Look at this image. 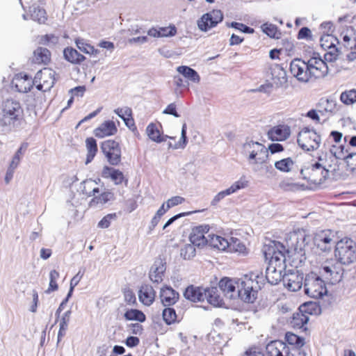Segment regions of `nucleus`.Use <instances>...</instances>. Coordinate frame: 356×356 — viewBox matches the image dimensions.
<instances>
[{"instance_id": "17", "label": "nucleus", "mask_w": 356, "mask_h": 356, "mask_svg": "<svg viewBox=\"0 0 356 356\" xmlns=\"http://www.w3.org/2000/svg\"><path fill=\"white\" fill-rule=\"evenodd\" d=\"M209 226L207 225H200L193 229L190 235V241L197 247H202L207 245L208 232Z\"/></svg>"}, {"instance_id": "53", "label": "nucleus", "mask_w": 356, "mask_h": 356, "mask_svg": "<svg viewBox=\"0 0 356 356\" xmlns=\"http://www.w3.org/2000/svg\"><path fill=\"white\" fill-rule=\"evenodd\" d=\"M273 83L277 87H282L284 86L287 82L286 72L282 69H277V75L273 77Z\"/></svg>"}, {"instance_id": "16", "label": "nucleus", "mask_w": 356, "mask_h": 356, "mask_svg": "<svg viewBox=\"0 0 356 356\" xmlns=\"http://www.w3.org/2000/svg\"><path fill=\"white\" fill-rule=\"evenodd\" d=\"M334 239V234L331 230H321L315 233L314 243L318 249L326 251L331 249Z\"/></svg>"}, {"instance_id": "47", "label": "nucleus", "mask_w": 356, "mask_h": 356, "mask_svg": "<svg viewBox=\"0 0 356 356\" xmlns=\"http://www.w3.org/2000/svg\"><path fill=\"white\" fill-rule=\"evenodd\" d=\"M340 100L346 105L356 102V90H346L341 94Z\"/></svg>"}, {"instance_id": "64", "label": "nucleus", "mask_w": 356, "mask_h": 356, "mask_svg": "<svg viewBox=\"0 0 356 356\" xmlns=\"http://www.w3.org/2000/svg\"><path fill=\"white\" fill-rule=\"evenodd\" d=\"M320 28L324 35L330 34V33H332L334 31V26L331 22H323L321 24Z\"/></svg>"}, {"instance_id": "42", "label": "nucleus", "mask_w": 356, "mask_h": 356, "mask_svg": "<svg viewBox=\"0 0 356 356\" xmlns=\"http://www.w3.org/2000/svg\"><path fill=\"white\" fill-rule=\"evenodd\" d=\"M186 124L184 123L181 127V138L175 144H172V143L169 142L168 143V148L172 149H184L185 147L187 145L188 140L186 137Z\"/></svg>"}, {"instance_id": "49", "label": "nucleus", "mask_w": 356, "mask_h": 356, "mask_svg": "<svg viewBox=\"0 0 356 356\" xmlns=\"http://www.w3.org/2000/svg\"><path fill=\"white\" fill-rule=\"evenodd\" d=\"M59 277V273L56 270H52L49 273V284L48 289L46 290L47 293H50L52 291H56L58 288L56 280Z\"/></svg>"}, {"instance_id": "2", "label": "nucleus", "mask_w": 356, "mask_h": 356, "mask_svg": "<svg viewBox=\"0 0 356 356\" xmlns=\"http://www.w3.org/2000/svg\"><path fill=\"white\" fill-rule=\"evenodd\" d=\"M285 247L279 242L269 241L264 244L262 252L266 261H268L266 278L272 285L283 281V272L286 269Z\"/></svg>"}, {"instance_id": "14", "label": "nucleus", "mask_w": 356, "mask_h": 356, "mask_svg": "<svg viewBox=\"0 0 356 356\" xmlns=\"http://www.w3.org/2000/svg\"><path fill=\"white\" fill-rule=\"evenodd\" d=\"M55 72L49 68H44L37 72L34 83L38 90L49 91L55 83Z\"/></svg>"}, {"instance_id": "8", "label": "nucleus", "mask_w": 356, "mask_h": 356, "mask_svg": "<svg viewBox=\"0 0 356 356\" xmlns=\"http://www.w3.org/2000/svg\"><path fill=\"white\" fill-rule=\"evenodd\" d=\"M355 21L356 17L351 15H346L338 19L339 24L346 26L340 33V40L346 48L351 50H356V33L353 27L347 24H356Z\"/></svg>"}, {"instance_id": "34", "label": "nucleus", "mask_w": 356, "mask_h": 356, "mask_svg": "<svg viewBox=\"0 0 356 356\" xmlns=\"http://www.w3.org/2000/svg\"><path fill=\"white\" fill-rule=\"evenodd\" d=\"M205 291H207L205 300H207L209 304L214 307H221L223 305V299L218 293L216 287L206 289Z\"/></svg>"}, {"instance_id": "26", "label": "nucleus", "mask_w": 356, "mask_h": 356, "mask_svg": "<svg viewBox=\"0 0 356 356\" xmlns=\"http://www.w3.org/2000/svg\"><path fill=\"white\" fill-rule=\"evenodd\" d=\"M205 289H206L201 287L190 286L186 289L184 296L187 300L191 302H204L207 294Z\"/></svg>"}, {"instance_id": "54", "label": "nucleus", "mask_w": 356, "mask_h": 356, "mask_svg": "<svg viewBox=\"0 0 356 356\" xmlns=\"http://www.w3.org/2000/svg\"><path fill=\"white\" fill-rule=\"evenodd\" d=\"M162 314L163 320L167 324L170 325L174 323L177 319V315L175 309L170 307L164 309Z\"/></svg>"}, {"instance_id": "24", "label": "nucleus", "mask_w": 356, "mask_h": 356, "mask_svg": "<svg viewBox=\"0 0 356 356\" xmlns=\"http://www.w3.org/2000/svg\"><path fill=\"white\" fill-rule=\"evenodd\" d=\"M118 131L115 123L111 120H107L102 123L94 131L96 137L103 138L115 135Z\"/></svg>"}, {"instance_id": "32", "label": "nucleus", "mask_w": 356, "mask_h": 356, "mask_svg": "<svg viewBox=\"0 0 356 356\" xmlns=\"http://www.w3.org/2000/svg\"><path fill=\"white\" fill-rule=\"evenodd\" d=\"M83 193L90 197L95 196L101 192L99 184L95 180L86 179L81 183V186Z\"/></svg>"}, {"instance_id": "22", "label": "nucleus", "mask_w": 356, "mask_h": 356, "mask_svg": "<svg viewBox=\"0 0 356 356\" xmlns=\"http://www.w3.org/2000/svg\"><path fill=\"white\" fill-rule=\"evenodd\" d=\"M165 262L161 258L155 260L149 270V279L154 283H161L163 281L165 271Z\"/></svg>"}, {"instance_id": "28", "label": "nucleus", "mask_w": 356, "mask_h": 356, "mask_svg": "<svg viewBox=\"0 0 356 356\" xmlns=\"http://www.w3.org/2000/svg\"><path fill=\"white\" fill-rule=\"evenodd\" d=\"M155 296L154 289L148 284L142 286L138 291L139 300L146 306H149L154 302Z\"/></svg>"}, {"instance_id": "52", "label": "nucleus", "mask_w": 356, "mask_h": 356, "mask_svg": "<svg viewBox=\"0 0 356 356\" xmlns=\"http://www.w3.org/2000/svg\"><path fill=\"white\" fill-rule=\"evenodd\" d=\"M248 181L245 178L241 177L238 181H235L229 188H227L229 195H232L238 190L245 188L248 186Z\"/></svg>"}, {"instance_id": "43", "label": "nucleus", "mask_w": 356, "mask_h": 356, "mask_svg": "<svg viewBox=\"0 0 356 356\" xmlns=\"http://www.w3.org/2000/svg\"><path fill=\"white\" fill-rule=\"evenodd\" d=\"M262 31L270 38L274 39H279L281 37L282 33L278 30L277 27L270 23H265L261 26Z\"/></svg>"}, {"instance_id": "48", "label": "nucleus", "mask_w": 356, "mask_h": 356, "mask_svg": "<svg viewBox=\"0 0 356 356\" xmlns=\"http://www.w3.org/2000/svg\"><path fill=\"white\" fill-rule=\"evenodd\" d=\"M76 44L78 49L85 54L97 55L99 53L92 46L83 42V40H77Z\"/></svg>"}, {"instance_id": "60", "label": "nucleus", "mask_w": 356, "mask_h": 356, "mask_svg": "<svg viewBox=\"0 0 356 356\" xmlns=\"http://www.w3.org/2000/svg\"><path fill=\"white\" fill-rule=\"evenodd\" d=\"M298 38L299 40H311L312 35L310 29L307 27L302 28L298 32Z\"/></svg>"}, {"instance_id": "15", "label": "nucleus", "mask_w": 356, "mask_h": 356, "mask_svg": "<svg viewBox=\"0 0 356 356\" xmlns=\"http://www.w3.org/2000/svg\"><path fill=\"white\" fill-rule=\"evenodd\" d=\"M223 19V14L220 10H213L204 14L197 22L198 29L207 32L216 27Z\"/></svg>"}, {"instance_id": "10", "label": "nucleus", "mask_w": 356, "mask_h": 356, "mask_svg": "<svg viewBox=\"0 0 356 356\" xmlns=\"http://www.w3.org/2000/svg\"><path fill=\"white\" fill-rule=\"evenodd\" d=\"M257 282L248 275L240 278L238 282L237 298L245 302H253L257 296Z\"/></svg>"}, {"instance_id": "19", "label": "nucleus", "mask_w": 356, "mask_h": 356, "mask_svg": "<svg viewBox=\"0 0 356 356\" xmlns=\"http://www.w3.org/2000/svg\"><path fill=\"white\" fill-rule=\"evenodd\" d=\"M316 108L322 115L326 117L333 115L338 111L337 102L332 98H321L316 105Z\"/></svg>"}, {"instance_id": "21", "label": "nucleus", "mask_w": 356, "mask_h": 356, "mask_svg": "<svg viewBox=\"0 0 356 356\" xmlns=\"http://www.w3.org/2000/svg\"><path fill=\"white\" fill-rule=\"evenodd\" d=\"M291 134V129L286 124H278L268 131V138L271 140L282 141L286 140Z\"/></svg>"}, {"instance_id": "29", "label": "nucleus", "mask_w": 356, "mask_h": 356, "mask_svg": "<svg viewBox=\"0 0 356 356\" xmlns=\"http://www.w3.org/2000/svg\"><path fill=\"white\" fill-rule=\"evenodd\" d=\"M286 341L291 345L296 346V348H293L291 352V355H289L288 356H305L306 354L302 351L299 348L302 347L304 345V340L302 338L298 337V335L287 332L285 337Z\"/></svg>"}, {"instance_id": "11", "label": "nucleus", "mask_w": 356, "mask_h": 356, "mask_svg": "<svg viewBox=\"0 0 356 356\" xmlns=\"http://www.w3.org/2000/svg\"><path fill=\"white\" fill-rule=\"evenodd\" d=\"M297 142L302 149L314 151L320 147L321 138L314 129L304 127L298 133Z\"/></svg>"}, {"instance_id": "33", "label": "nucleus", "mask_w": 356, "mask_h": 356, "mask_svg": "<svg viewBox=\"0 0 356 356\" xmlns=\"http://www.w3.org/2000/svg\"><path fill=\"white\" fill-rule=\"evenodd\" d=\"M102 175L104 178H111L115 184H120L124 180V175L120 170L108 166L104 167Z\"/></svg>"}, {"instance_id": "37", "label": "nucleus", "mask_w": 356, "mask_h": 356, "mask_svg": "<svg viewBox=\"0 0 356 356\" xmlns=\"http://www.w3.org/2000/svg\"><path fill=\"white\" fill-rule=\"evenodd\" d=\"M229 246L227 250L231 252H236L240 254H245L247 253V248L243 243L238 238L232 237L228 241Z\"/></svg>"}, {"instance_id": "12", "label": "nucleus", "mask_w": 356, "mask_h": 356, "mask_svg": "<svg viewBox=\"0 0 356 356\" xmlns=\"http://www.w3.org/2000/svg\"><path fill=\"white\" fill-rule=\"evenodd\" d=\"M321 46L327 51L324 55L325 62L332 63L337 60L339 56V50L337 44H339V40L332 34H325L321 36Z\"/></svg>"}, {"instance_id": "51", "label": "nucleus", "mask_w": 356, "mask_h": 356, "mask_svg": "<svg viewBox=\"0 0 356 356\" xmlns=\"http://www.w3.org/2000/svg\"><path fill=\"white\" fill-rule=\"evenodd\" d=\"M344 160L346 163L347 169L352 174L356 175V153L344 155Z\"/></svg>"}, {"instance_id": "35", "label": "nucleus", "mask_w": 356, "mask_h": 356, "mask_svg": "<svg viewBox=\"0 0 356 356\" xmlns=\"http://www.w3.org/2000/svg\"><path fill=\"white\" fill-rule=\"evenodd\" d=\"M208 237L207 245L213 248L219 250H226L227 246H229L228 241L225 238L211 234H208Z\"/></svg>"}, {"instance_id": "31", "label": "nucleus", "mask_w": 356, "mask_h": 356, "mask_svg": "<svg viewBox=\"0 0 356 356\" xmlns=\"http://www.w3.org/2000/svg\"><path fill=\"white\" fill-rule=\"evenodd\" d=\"M51 59V53L44 47H38L33 51L32 61L36 64H47Z\"/></svg>"}, {"instance_id": "40", "label": "nucleus", "mask_w": 356, "mask_h": 356, "mask_svg": "<svg viewBox=\"0 0 356 356\" xmlns=\"http://www.w3.org/2000/svg\"><path fill=\"white\" fill-rule=\"evenodd\" d=\"M66 60L72 63H79L85 59V57L73 48H66L64 51Z\"/></svg>"}, {"instance_id": "44", "label": "nucleus", "mask_w": 356, "mask_h": 356, "mask_svg": "<svg viewBox=\"0 0 356 356\" xmlns=\"http://www.w3.org/2000/svg\"><path fill=\"white\" fill-rule=\"evenodd\" d=\"M30 13L33 20L38 22L40 24L45 22L47 17L46 12L44 9L33 6L30 8Z\"/></svg>"}, {"instance_id": "23", "label": "nucleus", "mask_w": 356, "mask_h": 356, "mask_svg": "<svg viewBox=\"0 0 356 356\" xmlns=\"http://www.w3.org/2000/svg\"><path fill=\"white\" fill-rule=\"evenodd\" d=\"M12 84L19 92H27L35 85L31 77L23 74L16 75L13 79Z\"/></svg>"}, {"instance_id": "7", "label": "nucleus", "mask_w": 356, "mask_h": 356, "mask_svg": "<svg viewBox=\"0 0 356 356\" xmlns=\"http://www.w3.org/2000/svg\"><path fill=\"white\" fill-rule=\"evenodd\" d=\"M335 257L342 264L349 265L356 261V243L350 238H343L335 247Z\"/></svg>"}, {"instance_id": "55", "label": "nucleus", "mask_w": 356, "mask_h": 356, "mask_svg": "<svg viewBox=\"0 0 356 356\" xmlns=\"http://www.w3.org/2000/svg\"><path fill=\"white\" fill-rule=\"evenodd\" d=\"M158 29L159 38L173 36L177 33V30L175 26L159 27Z\"/></svg>"}, {"instance_id": "30", "label": "nucleus", "mask_w": 356, "mask_h": 356, "mask_svg": "<svg viewBox=\"0 0 356 356\" xmlns=\"http://www.w3.org/2000/svg\"><path fill=\"white\" fill-rule=\"evenodd\" d=\"M146 134L151 140L157 143L165 142L168 138L171 140L175 139V137L173 136L162 135L157 126L154 123H150L147 125L146 128Z\"/></svg>"}, {"instance_id": "20", "label": "nucleus", "mask_w": 356, "mask_h": 356, "mask_svg": "<svg viewBox=\"0 0 356 356\" xmlns=\"http://www.w3.org/2000/svg\"><path fill=\"white\" fill-rule=\"evenodd\" d=\"M303 276L298 272L284 274L283 277V284L284 286L291 291H297L302 286Z\"/></svg>"}, {"instance_id": "57", "label": "nucleus", "mask_w": 356, "mask_h": 356, "mask_svg": "<svg viewBox=\"0 0 356 356\" xmlns=\"http://www.w3.org/2000/svg\"><path fill=\"white\" fill-rule=\"evenodd\" d=\"M185 199L181 196H174L168 199L165 204L167 205V209H170L173 207L182 204Z\"/></svg>"}, {"instance_id": "36", "label": "nucleus", "mask_w": 356, "mask_h": 356, "mask_svg": "<svg viewBox=\"0 0 356 356\" xmlns=\"http://www.w3.org/2000/svg\"><path fill=\"white\" fill-rule=\"evenodd\" d=\"M177 71L179 74H182L186 79L193 83H198L200 81V76L197 72L188 66H179L177 68Z\"/></svg>"}, {"instance_id": "13", "label": "nucleus", "mask_w": 356, "mask_h": 356, "mask_svg": "<svg viewBox=\"0 0 356 356\" xmlns=\"http://www.w3.org/2000/svg\"><path fill=\"white\" fill-rule=\"evenodd\" d=\"M101 149L112 165H118L121 161V148L119 143L113 140H107L101 145Z\"/></svg>"}, {"instance_id": "63", "label": "nucleus", "mask_w": 356, "mask_h": 356, "mask_svg": "<svg viewBox=\"0 0 356 356\" xmlns=\"http://www.w3.org/2000/svg\"><path fill=\"white\" fill-rule=\"evenodd\" d=\"M229 195L227 189L219 192L216 194L211 202V204L213 206L216 205L220 201L224 199L226 196Z\"/></svg>"}, {"instance_id": "58", "label": "nucleus", "mask_w": 356, "mask_h": 356, "mask_svg": "<svg viewBox=\"0 0 356 356\" xmlns=\"http://www.w3.org/2000/svg\"><path fill=\"white\" fill-rule=\"evenodd\" d=\"M114 113H116L123 121L124 119L127 118L131 115V110L129 107L118 108L114 110Z\"/></svg>"}, {"instance_id": "61", "label": "nucleus", "mask_w": 356, "mask_h": 356, "mask_svg": "<svg viewBox=\"0 0 356 356\" xmlns=\"http://www.w3.org/2000/svg\"><path fill=\"white\" fill-rule=\"evenodd\" d=\"M231 26H232V27H233L237 30H239L243 33H254L253 29H252L249 26H247L246 25H245L242 23L232 22Z\"/></svg>"}, {"instance_id": "4", "label": "nucleus", "mask_w": 356, "mask_h": 356, "mask_svg": "<svg viewBox=\"0 0 356 356\" xmlns=\"http://www.w3.org/2000/svg\"><path fill=\"white\" fill-rule=\"evenodd\" d=\"M242 154L247 158L253 172L260 174L268 173L272 170L268 164L267 148L259 142L246 141L243 145Z\"/></svg>"}, {"instance_id": "27", "label": "nucleus", "mask_w": 356, "mask_h": 356, "mask_svg": "<svg viewBox=\"0 0 356 356\" xmlns=\"http://www.w3.org/2000/svg\"><path fill=\"white\" fill-rule=\"evenodd\" d=\"M307 305L301 306L300 311L293 314L291 324L297 328H302L309 321L308 314H311Z\"/></svg>"}, {"instance_id": "56", "label": "nucleus", "mask_w": 356, "mask_h": 356, "mask_svg": "<svg viewBox=\"0 0 356 356\" xmlns=\"http://www.w3.org/2000/svg\"><path fill=\"white\" fill-rule=\"evenodd\" d=\"M116 218L115 213H110L104 216L98 223V227L102 229L108 228L111 222Z\"/></svg>"}, {"instance_id": "6", "label": "nucleus", "mask_w": 356, "mask_h": 356, "mask_svg": "<svg viewBox=\"0 0 356 356\" xmlns=\"http://www.w3.org/2000/svg\"><path fill=\"white\" fill-rule=\"evenodd\" d=\"M330 152V155L325 154L329 176L332 175L336 178L345 177L346 173L342 170L343 160H344L343 147L342 146L332 145Z\"/></svg>"}, {"instance_id": "9", "label": "nucleus", "mask_w": 356, "mask_h": 356, "mask_svg": "<svg viewBox=\"0 0 356 356\" xmlns=\"http://www.w3.org/2000/svg\"><path fill=\"white\" fill-rule=\"evenodd\" d=\"M1 111L2 118L1 120L3 125L14 124L19 120L23 113L19 102L13 99H8L3 102Z\"/></svg>"}, {"instance_id": "1", "label": "nucleus", "mask_w": 356, "mask_h": 356, "mask_svg": "<svg viewBox=\"0 0 356 356\" xmlns=\"http://www.w3.org/2000/svg\"><path fill=\"white\" fill-rule=\"evenodd\" d=\"M324 280L315 273L306 275L304 283L305 293L315 299L321 298L327 293L325 282L334 284L339 282L342 277L339 268L330 262H325L322 265L319 271Z\"/></svg>"}, {"instance_id": "38", "label": "nucleus", "mask_w": 356, "mask_h": 356, "mask_svg": "<svg viewBox=\"0 0 356 356\" xmlns=\"http://www.w3.org/2000/svg\"><path fill=\"white\" fill-rule=\"evenodd\" d=\"M86 147L87 149L86 164H88L92 161L97 152V145L96 140L93 138H86Z\"/></svg>"}, {"instance_id": "25", "label": "nucleus", "mask_w": 356, "mask_h": 356, "mask_svg": "<svg viewBox=\"0 0 356 356\" xmlns=\"http://www.w3.org/2000/svg\"><path fill=\"white\" fill-rule=\"evenodd\" d=\"M160 299L165 307H170L175 305L179 300V293L170 286H164L160 291Z\"/></svg>"}, {"instance_id": "41", "label": "nucleus", "mask_w": 356, "mask_h": 356, "mask_svg": "<svg viewBox=\"0 0 356 356\" xmlns=\"http://www.w3.org/2000/svg\"><path fill=\"white\" fill-rule=\"evenodd\" d=\"M285 348V345L280 341H272L266 346V350L270 356H282V349Z\"/></svg>"}, {"instance_id": "45", "label": "nucleus", "mask_w": 356, "mask_h": 356, "mask_svg": "<svg viewBox=\"0 0 356 356\" xmlns=\"http://www.w3.org/2000/svg\"><path fill=\"white\" fill-rule=\"evenodd\" d=\"M294 165L293 161L291 158H286L277 161L275 163V167L277 170L284 172H289L291 170Z\"/></svg>"}, {"instance_id": "62", "label": "nucleus", "mask_w": 356, "mask_h": 356, "mask_svg": "<svg viewBox=\"0 0 356 356\" xmlns=\"http://www.w3.org/2000/svg\"><path fill=\"white\" fill-rule=\"evenodd\" d=\"M67 327H68V323H66V321H60L57 343H59L61 339L65 335Z\"/></svg>"}, {"instance_id": "46", "label": "nucleus", "mask_w": 356, "mask_h": 356, "mask_svg": "<svg viewBox=\"0 0 356 356\" xmlns=\"http://www.w3.org/2000/svg\"><path fill=\"white\" fill-rule=\"evenodd\" d=\"M124 317L128 321H138L143 322L145 321V314L138 309H130L126 312Z\"/></svg>"}, {"instance_id": "18", "label": "nucleus", "mask_w": 356, "mask_h": 356, "mask_svg": "<svg viewBox=\"0 0 356 356\" xmlns=\"http://www.w3.org/2000/svg\"><path fill=\"white\" fill-rule=\"evenodd\" d=\"M239 279H229L224 277L218 283L220 289L224 296L229 299H235L238 295V282Z\"/></svg>"}, {"instance_id": "3", "label": "nucleus", "mask_w": 356, "mask_h": 356, "mask_svg": "<svg viewBox=\"0 0 356 356\" xmlns=\"http://www.w3.org/2000/svg\"><path fill=\"white\" fill-rule=\"evenodd\" d=\"M290 72L299 82L307 83L312 79L327 75L328 66L323 60L316 56L312 57L307 62L297 58L291 62Z\"/></svg>"}, {"instance_id": "39", "label": "nucleus", "mask_w": 356, "mask_h": 356, "mask_svg": "<svg viewBox=\"0 0 356 356\" xmlns=\"http://www.w3.org/2000/svg\"><path fill=\"white\" fill-rule=\"evenodd\" d=\"M99 195H97L96 194L95 196L91 200L90 202V207H97L99 205L102 206L106 204L107 202L113 199V195L111 192H100Z\"/></svg>"}, {"instance_id": "50", "label": "nucleus", "mask_w": 356, "mask_h": 356, "mask_svg": "<svg viewBox=\"0 0 356 356\" xmlns=\"http://www.w3.org/2000/svg\"><path fill=\"white\" fill-rule=\"evenodd\" d=\"M195 245L192 244H186L181 249L180 252L181 256L184 259H190L195 256Z\"/></svg>"}, {"instance_id": "5", "label": "nucleus", "mask_w": 356, "mask_h": 356, "mask_svg": "<svg viewBox=\"0 0 356 356\" xmlns=\"http://www.w3.org/2000/svg\"><path fill=\"white\" fill-rule=\"evenodd\" d=\"M300 174L305 179L314 184H321L329 177L325 155L320 156L317 161L305 165Z\"/></svg>"}, {"instance_id": "59", "label": "nucleus", "mask_w": 356, "mask_h": 356, "mask_svg": "<svg viewBox=\"0 0 356 356\" xmlns=\"http://www.w3.org/2000/svg\"><path fill=\"white\" fill-rule=\"evenodd\" d=\"M83 277V274L81 272H78L70 281V288L68 292V297H71L74 287L79 284Z\"/></svg>"}]
</instances>
